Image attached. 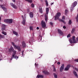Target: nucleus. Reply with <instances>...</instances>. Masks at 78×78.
Masks as SVG:
<instances>
[{
  "mask_svg": "<svg viewBox=\"0 0 78 78\" xmlns=\"http://www.w3.org/2000/svg\"><path fill=\"white\" fill-rule=\"evenodd\" d=\"M5 25L4 24H3L2 25V28L1 29L2 30V31H4L5 30Z\"/></svg>",
  "mask_w": 78,
  "mask_h": 78,
  "instance_id": "a211bd4d",
  "label": "nucleus"
},
{
  "mask_svg": "<svg viewBox=\"0 0 78 78\" xmlns=\"http://www.w3.org/2000/svg\"><path fill=\"white\" fill-rule=\"evenodd\" d=\"M42 73H43L45 74V75H49V74H50V73H49V72L45 70L43 71H42Z\"/></svg>",
  "mask_w": 78,
  "mask_h": 78,
  "instance_id": "ddd939ff",
  "label": "nucleus"
},
{
  "mask_svg": "<svg viewBox=\"0 0 78 78\" xmlns=\"http://www.w3.org/2000/svg\"><path fill=\"white\" fill-rule=\"evenodd\" d=\"M63 78H66V77H64Z\"/></svg>",
  "mask_w": 78,
  "mask_h": 78,
  "instance_id": "bf43d9fd",
  "label": "nucleus"
},
{
  "mask_svg": "<svg viewBox=\"0 0 78 78\" xmlns=\"http://www.w3.org/2000/svg\"><path fill=\"white\" fill-rule=\"evenodd\" d=\"M21 17L23 18V19H24V18H23V16H22Z\"/></svg>",
  "mask_w": 78,
  "mask_h": 78,
  "instance_id": "de8ad7c7",
  "label": "nucleus"
},
{
  "mask_svg": "<svg viewBox=\"0 0 78 78\" xmlns=\"http://www.w3.org/2000/svg\"><path fill=\"white\" fill-rule=\"evenodd\" d=\"M53 71H54V72H55V71H56V68H54Z\"/></svg>",
  "mask_w": 78,
  "mask_h": 78,
  "instance_id": "4c0bfd02",
  "label": "nucleus"
},
{
  "mask_svg": "<svg viewBox=\"0 0 78 78\" xmlns=\"http://www.w3.org/2000/svg\"><path fill=\"white\" fill-rule=\"evenodd\" d=\"M41 25L42 28H44L46 27L45 22L43 20L41 21Z\"/></svg>",
  "mask_w": 78,
  "mask_h": 78,
  "instance_id": "423d86ee",
  "label": "nucleus"
},
{
  "mask_svg": "<svg viewBox=\"0 0 78 78\" xmlns=\"http://www.w3.org/2000/svg\"><path fill=\"white\" fill-rule=\"evenodd\" d=\"M2 33L3 34H4V35H6V32H5L4 31L2 32Z\"/></svg>",
  "mask_w": 78,
  "mask_h": 78,
  "instance_id": "bb28decb",
  "label": "nucleus"
},
{
  "mask_svg": "<svg viewBox=\"0 0 78 78\" xmlns=\"http://www.w3.org/2000/svg\"><path fill=\"white\" fill-rule=\"evenodd\" d=\"M30 30H33V27H30Z\"/></svg>",
  "mask_w": 78,
  "mask_h": 78,
  "instance_id": "c756f323",
  "label": "nucleus"
},
{
  "mask_svg": "<svg viewBox=\"0 0 78 78\" xmlns=\"http://www.w3.org/2000/svg\"><path fill=\"white\" fill-rule=\"evenodd\" d=\"M75 36H73L72 39H70L69 41L70 43H71V44H72V43H77V42L75 41Z\"/></svg>",
  "mask_w": 78,
  "mask_h": 78,
  "instance_id": "39448f33",
  "label": "nucleus"
},
{
  "mask_svg": "<svg viewBox=\"0 0 78 78\" xmlns=\"http://www.w3.org/2000/svg\"><path fill=\"white\" fill-rule=\"evenodd\" d=\"M30 18H33V13L31 12H30Z\"/></svg>",
  "mask_w": 78,
  "mask_h": 78,
  "instance_id": "f3484780",
  "label": "nucleus"
},
{
  "mask_svg": "<svg viewBox=\"0 0 78 78\" xmlns=\"http://www.w3.org/2000/svg\"><path fill=\"white\" fill-rule=\"evenodd\" d=\"M22 45L23 47H26V43L25 41H23L22 42Z\"/></svg>",
  "mask_w": 78,
  "mask_h": 78,
  "instance_id": "2eb2a0df",
  "label": "nucleus"
},
{
  "mask_svg": "<svg viewBox=\"0 0 78 78\" xmlns=\"http://www.w3.org/2000/svg\"><path fill=\"white\" fill-rule=\"evenodd\" d=\"M0 23H1V22L0 21Z\"/></svg>",
  "mask_w": 78,
  "mask_h": 78,
  "instance_id": "4d7b16f0",
  "label": "nucleus"
},
{
  "mask_svg": "<svg viewBox=\"0 0 78 78\" xmlns=\"http://www.w3.org/2000/svg\"><path fill=\"white\" fill-rule=\"evenodd\" d=\"M37 64H36V63H35V67H36V66H37Z\"/></svg>",
  "mask_w": 78,
  "mask_h": 78,
  "instance_id": "ea45409f",
  "label": "nucleus"
},
{
  "mask_svg": "<svg viewBox=\"0 0 78 78\" xmlns=\"http://www.w3.org/2000/svg\"><path fill=\"white\" fill-rule=\"evenodd\" d=\"M11 6L14 9H17V7L15 5H14L13 3H10Z\"/></svg>",
  "mask_w": 78,
  "mask_h": 78,
  "instance_id": "9d476101",
  "label": "nucleus"
},
{
  "mask_svg": "<svg viewBox=\"0 0 78 78\" xmlns=\"http://www.w3.org/2000/svg\"><path fill=\"white\" fill-rule=\"evenodd\" d=\"M37 78H43L44 77V76L42 75H38L37 76Z\"/></svg>",
  "mask_w": 78,
  "mask_h": 78,
  "instance_id": "412c9836",
  "label": "nucleus"
},
{
  "mask_svg": "<svg viewBox=\"0 0 78 78\" xmlns=\"http://www.w3.org/2000/svg\"><path fill=\"white\" fill-rule=\"evenodd\" d=\"M74 45H72V46H73Z\"/></svg>",
  "mask_w": 78,
  "mask_h": 78,
  "instance_id": "13d9d810",
  "label": "nucleus"
},
{
  "mask_svg": "<svg viewBox=\"0 0 78 78\" xmlns=\"http://www.w3.org/2000/svg\"><path fill=\"white\" fill-rule=\"evenodd\" d=\"M0 6L1 8H2V9L5 12H7V9L5 7H3V5H0Z\"/></svg>",
  "mask_w": 78,
  "mask_h": 78,
  "instance_id": "1a4fd4ad",
  "label": "nucleus"
},
{
  "mask_svg": "<svg viewBox=\"0 0 78 78\" xmlns=\"http://www.w3.org/2000/svg\"><path fill=\"white\" fill-rule=\"evenodd\" d=\"M74 61H75L78 62V59H75Z\"/></svg>",
  "mask_w": 78,
  "mask_h": 78,
  "instance_id": "58836bf2",
  "label": "nucleus"
},
{
  "mask_svg": "<svg viewBox=\"0 0 78 78\" xmlns=\"http://www.w3.org/2000/svg\"><path fill=\"white\" fill-rule=\"evenodd\" d=\"M76 5H77V2L76 1H75L73 3L72 7L71 8V10H73V8L76 6Z\"/></svg>",
  "mask_w": 78,
  "mask_h": 78,
  "instance_id": "0eeeda50",
  "label": "nucleus"
},
{
  "mask_svg": "<svg viewBox=\"0 0 78 78\" xmlns=\"http://www.w3.org/2000/svg\"><path fill=\"white\" fill-rule=\"evenodd\" d=\"M34 42V38L33 37H32V39H31V41L30 40V41H28L29 43H30V44H31V42Z\"/></svg>",
  "mask_w": 78,
  "mask_h": 78,
  "instance_id": "4468645a",
  "label": "nucleus"
},
{
  "mask_svg": "<svg viewBox=\"0 0 78 78\" xmlns=\"http://www.w3.org/2000/svg\"><path fill=\"white\" fill-rule=\"evenodd\" d=\"M62 20H65V16H63L62 17Z\"/></svg>",
  "mask_w": 78,
  "mask_h": 78,
  "instance_id": "2f4dec72",
  "label": "nucleus"
},
{
  "mask_svg": "<svg viewBox=\"0 0 78 78\" xmlns=\"http://www.w3.org/2000/svg\"><path fill=\"white\" fill-rule=\"evenodd\" d=\"M58 20L60 21V22H62L64 23H66V22H65L64 21L62 20H61V19H58Z\"/></svg>",
  "mask_w": 78,
  "mask_h": 78,
  "instance_id": "5701e85b",
  "label": "nucleus"
},
{
  "mask_svg": "<svg viewBox=\"0 0 78 78\" xmlns=\"http://www.w3.org/2000/svg\"><path fill=\"white\" fill-rule=\"evenodd\" d=\"M27 2H28L29 3H31L32 2V0H26Z\"/></svg>",
  "mask_w": 78,
  "mask_h": 78,
  "instance_id": "cd10ccee",
  "label": "nucleus"
},
{
  "mask_svg": "<svg viewBox=\"0 0 78 78\" xmlns=\"http://www.w3.org/2000/svg\"><path fill=\"white\" fill-rule=\"evenodd\" d=\"M31 6L32 8H34V4H32L31 5Z\"/></svg>",
  "mask_w": 78,
  "mask_h": 78,
  "instance_id": "f704fd0d",
  "label": "nucleus"
},
{
  "mask_svg": "<svg viewBox=\"0 0 78 78\" xmlns=\"http://www.w3.org/2000/svg\"><path fill=\"white\" fill-rule=\"evenodd\" d=\"M45 2L46 6H48V3L47 1H46Z\"/></svg>",
  "mask_w": 78,
  "mask_h": 78,
  "instance_id": "473e14b6",
  "label": "nucleus"
},
{
  "mask_svg": "<svg viewBox=\"0 0 78 78\" xmlns=\"http://www.w3.org/2000/svg\"><path fill=\"white\" fill-rule=\"evenodd\" d=\"M1 20V17H0V21Z\"/></svg>",
  "mask_w": 78,
  "mask_h": 78,
  "instance_id": "603ef678",
  "label": "nucleus"
},
{
  "mask_svg": "<svg viewBox=\"0 0 78 78\" xmlns=\"http://www.w3.org/2000/svg\"><path fill=\"white\" fill-rule=\"evenodd\" d=\"M8 19H5L4 20V22H5V23H8Z\"/></svg>",
  "mask_w": 78,
  "mask_h": 78,
  "instance_id": "a878e982",
  "label": "nucleus"
},
{
  "mask_svg": "<svg viewBox=\"0 0 78 78\" xmlns=\"http://www.w3.org/2000/svg\"><path fill=\"white\" fill-rule=\"evenodd\" d=\"M61 16V13L58 12L56 14V16L55 17V20H59V19H60L59 17H60V16Z\"/></svg>",
  "mask_w": 78,
  "mask_h": 78,
  "instance_id": "20e7f679",
  "label": "nucleus"
},
{
  "mask_svg": "<svg viewBox=\"0 0 78 78\" xmlns=\"http://www.w3.org/2000/svg\"><path fill=\"white\" fill-rule=\"evenodd\" d=\"M75 70H76V71H77V72H78V69H77L76 68H75Z\"/></svg>",
  "mask_w": 78,
  "mask_h": 78,
  "instance_id": "a19ab883",
  "label": "nucleus"
},
{
  "mask_svg": "<svg viewBox=\"0 0 78 78\" xmlns=\"http://www.w3.org/2000/svg\"><path fill=\"white\" fill-rule=\"evenodd\" d=\"M12 44L13 46H14V48L15 49H17L18 51H20L21 49H20V46L14 45V43L13 42H12Z\"/></svg>",
  "mask_w": 78,
  "mask_h": 78,
  "instance_id": "7ed1b4c3",
  "label": "nucleus"
},
{
  "mask_svg": "<svg viewBox=\"0 0 78 78\" xmlns=\"http://www.w3.org/2000/svg\"><path fill=\"white\" fill-rule=\"evenodd\" d=\"M73 73L76 77H77V78H78V74H77V73H76V72L73 71Z\"/></svg>",
  "mask_w": 78,
  "mask_h": 78,
  "instance_id": "4be33fe9",
  "label": "nucleus"
},
{
  "mask_svg": "<svg viewBox=\"0 0 78 78\" xmlns=\"http://www.w3.org/2000/svg\"><path fill=\"white\" fill-rule=\"evenodd\" d=\"M58 20L60 21V22H62L64 23H66V22H65L64 21L62 20H61V19H58Z\"/></svg>",
  "mask_w": 78,
  "mask_h": 78,
  "instance_id": "b1692460",
  "label": "nucleus"
},
{
  "mask_svg": "<svg viewBox=\"0 0 78 78\" xmlns=\"http://www.w3.org/2000/svg\"><path fill=\"white\" fill-rule=\"evenodd\" d=\"M40 12L41 13H42L43 12H42V8L40 9Z\"/></svg>",
  "mask_w": 78,
  "mask_h": 78,
  "instance_id": "7c9ffc66",
  "label": "nucleus"
},
{
  "mask_svg": "<svg viewBox=\"0 0 78 78\" xmlns=\"http://www.w3.org/2000/svg\"><path fill=\"white\" fill-rule=\"evenodd\" d=\"M53 3H51V5H53Z\"/></svg>",
  "mask_w": 78,
  "mask_h": 78,
  "instance_id": "6e6d98bb",
  "label": "nucleus"
},
{
  "mask_svg": "<svg viewBox=\"0 0 78 78\" xmlns=\"http://www.w3.org/2000/svg\"><path fill=\"white\" fill-rule=\"evenodd\" d=\"M63 28H64V29H65L66 28V27L65 26H63Z\"/></svg>",
  "mask_w": 78,
  "mask_h": 78,
  "instance_id": "37998d69",
  "label": "nucleus"
},
{
  "mask_svg": "<svg viewBox=\"0 0 78 78\" xmlns=\"http://www.w3.org/2000/svg\"><path fill=\"white\" fill-rule=\"evenodd\" d=\"M58 33L60 34L61 35H62L64 34H63V32H62V31H61L60 29L58 30Z\"/></svg>",
  "mask_w": 78,
  "mask_h": 78,
  "instance_id": "f8f14e48",
  "label": "nucleus"
},
{
  "mask_svg": "<svg viewBox=\"0 0 78 78\" xmlns=\"http://www.w3.org/2000/svg\"><path fill=\"white\" fill-rule=\"evenodd\" d=\"M71 24H72V20H70L69 22V24L71 25Z\"/></svg>",
  "mask_w": 78,
  "mask_h": 78,
  "instance_id": "c85d7f7f",
  "label": "nucleus"
},
{
  "mask_svg": "<svg viewBox=\"0 0 78 78\" xmlns=\"http://www.w3.org/2000/svg\"><path fill=\"white\" fill-rule=\"evenodd\" d=\"M68 13V10H65V14H67Z\"/></svg>",
  "mask_w": 78,
  "mask_h": 78,
  "instance_id": "72a5a7b5",
  "label": "nucleus"
},
{
  "mask_svg": "<svg viewBox=\"0 0 78 78\" xmlns=\"http://www.w3.org/2000/svg\"><path fill=\"white\" fill-rule=\"evenodd\" d=\"M12 22H13V21L12 20V19H8V23H12Z\"/></svg>",
  "mask_w": 78,
  "mask_h": 78,
  "instance_id": "6ab92c4d",
  "label": "nucleus"
},
{
  "mask_svg": "<svg viewBox=\"0 0 78 78\" xmlns=\"http://www.w3.org/2000/svg\"><path fill=\"white\" fill-rule=\"evenodd\" d=\"M53 75L54 76V77L55 78H58V76L55 73H53Z\"/></svg>",
  "mask_w": 78,
  "mask_h": 78,
  "instance_id": "393cba45",
  "label": "nucleus"
},
{
  "mask_svg": "<svg viewBox=\"0 0 78 78\" xmlns=\"http://www.w3.org/2000/svg\"><path fill=\"white\" fill-rule=\"evenodd\" d=\"M76 40L78 41V37L76 38Z\"/></svg>",
  "mask_w": 78,
  "mask_h": 78,
  "instance_id": "3c124183",
  "label": "nucleus"
},
{
  "mask_svg": "<svg viewBox=\"0 0 78 78\" xmlns=\"http://www.w3.org/2000/svg\"><path fill=\"white\" fill-rule=\"evenodd\" d=\"M74 31H75V29H73L72 31H71V33H73L74 32Z\"/></svg>",
  "mask_w": 78,
  "mask_h": 78,
  "instance_id": "c9c22d12",
  "label": "nucleus"
},
{
  "mask_svg": "<svg viewBox=\"0 0 78 78\" xmlns=\"http://www.w3.org/2000/svg\"><path fill=\"white\" fill-rule=\"evenodd\" d=\"M67 37H70V34H69L67 36Z\"/></svg>",
  "mask_w": 78,
  "mask_h": 78,
  "instance_id": "e433bc0d",
  "label": "nucleus"
},
{
  "mask_svg": "<svg viewBox=\"0 0 78 78\" xmlns=\"http://www.w3.org/2000/svg\"><path fill=\"white\" fill-rule=\"evenodd\" d=\"M2 59H0V61H1Z\"/></svg>",
  "mask_w": 78,
  "mask_h": 78,
  "instance_id": "5fc2aeb1",
  "label": "nucleus"
},
{
  "mask_svg": "<svg viewBox=\"0 0 78 78\" xmlns=\"http://www.w3.org/2000/svg\"><path fill=\"white\" fill-rule=\"evenodd\" d=\"M57 64H58V65H59V64H60V62H57Z\"/></svg>",
  "mask_w": 78,
  "mask_h": 78,
  "instance_id": "c03bdc74",
  "label": "nucleus"
},
{
  "mask_svg": "<svg viewBox=\"0 0 78 78\" xmlns=\"http://www.w3.org/2000/svg\"><path fill=\"white\" fill-rule=\"evenodd\" d=\"M22 55H23V51H22Z\"/></svg>",
  "mask_w": 78,
  "mask_h": 78,
  "instance_id": "09e8293b",
  "label": "nucleus"
},
{
  "mask_svg": "<svg viewBox=\"0 0 78 78\" xmlns=\"http://www.w3.org/2000/svg\"><path fill=\"white\" fill-rule=\"evenodd\" d=\"M70 67V65H68L66 67L65 69V70L66 71H67V70H69V68Z\"/></svg>",
  "mask_w": 78,
  "mask_h": 78,
  "instance_id": "9b49d317",
  "label": "nucleus"
},
{
  "mask_svg": "<svg viewBox=\"0 0 78 78\" xmlns=\"http://www.w3.org/2000/svg\"><path fill=\"white\" fill-rule=\"evenodd\" d=\"M13 2H16V0H12Z\"/></svg>",
  "mask_w": 78,
  "mask_h": 78,
  "instance_id": "49530a36",
  "label": "nucleus"
},
{
  "mask_svg": "<svg viewBox=\"0 0 78 78\" xmlns=\"http://www.w3.org/2000/svg\"><path fill=\"white\" fill-rule=\"evenodd\" d=\"M50 24L51 25H53V23H51V22L50 23Z\"/></svg>",
  "mask_w": 78,
  "mask_h": 78,
  "instance_id": "79ce46f5",
  "label": "nucleus"
},
{
  "mask_svg": "<svg viewBox=\"0 0 78 78\" xmlns=\"http://www.w3.org/2000/svg\"><path fill=\"white\" fill-rule=\"evenodd\" d=\"M41 2H42L43 1V0H41Z\"/></svg>",
  "mask_w": 78,
  "mask_h": 78,
  "instance_id": "864d4df0",
  "label": "nucleus"
},
{
  "mask_svg": "<svg viewBox=\"0 0 78 78\" xmlns=\"http://www.w3.org/2000/svg\"><path fill=\"white\" fill-rule=\"evenodd\" d=\"M9 51L10 53H12V52H13L12 55V57L11 58V61L13 59V58L15 59H18L19 58V57H18L16 55V51L14 50L13 47L11 46L10 48L9 49Z\"/></svg>",
  "mask_w": 78,
  "mask_h": 78,
  "instance_id": "f257e3e1",
  "label": "nucleus"
},
{
  "mask_svg": "<svg viewBox=\"0 0 78 78\" xmlns=\"http://www.w3.org/2000/svg\"><path fill=\"white\" fill-rule=\"evenodd\" d=\"M0 1L1 2H3V0H0Z\"/></svg>",
  "mask_w": 78,
  "mask_h": 78,
  "instance_id": "8fccbe9b",
  "label": "nucleus"
},
{
  "mask_svg": "<svg viewBox=\"0 0 78 78\" xmlns=\"http://www.w3.org/2000/svg\"><path fill=\"white\" fill-rule=\"evenodd\" d=\"M37 30H39V27H37Z\"/></svg>",
  "mask_w": 78,
  "mask_h": 78,
  "instance_id": "a18cd8bd",
  "label": "nucleus"
},
{
  "mask_svg": "<svg viewBox=\"0 0 78 78\" xmlns=\"http://www.w3.org/2000/svg\"><path fill=\"white\" fill-rule=\"evenodd\" d=\"M64 64H63L61 66L60 68V71L61 72H62L64 70Z\"/></svg>",
  "mask_w": 78,
  "mask_h": 78,
  "instance_id": "6e6552de",
  "label": "nucleus"
},
{
  "mask_svg": "<svg viewBox=\"0 0 78 78\" xmlns=\"http://www.w3.org/2000/svg\"><path fill=\"white\" fill-rule=\"evenodd\" d=\"M46 13L44 15L45 20L46 22H47L48 21V12H49V8H47L46 10Z\"/></svg>",
  "mask_w": 78,
  "mask_h": 78,
  "instance_id": "f03ea898",
  "label": "nucleus"
},
{
  "mask_svg": "<svg viewBox=\"0 0 78 78\" xmlns=\"http://www.w3.org/2000/svg\"><path fill=\"white\" fill-rule=\"evenodd\" d=\"M13 34H15V35H16V36H19V34H18V33L17 32L13 31Z\"/></svg>",
  "mask_w": 78,
  "mask_h": 78,
  "instance_id": "dca6fc26",
  "label": "nucleus"
},
{
  "mask_svg": "<svg viewBox=\"0 0 78 78\" xmlns=\"http://www.w3.org/2000/svg\"><path fill=\"white\" fill-rule=\"evenodd\" d=\"M23 21L22 22V23L24 25H25V22H26V20L25 19H23Z\"/></svg>",
  "mask_w": 78,
  "mask_h": 78,
  "instance_id": "aec40b11",
  "label": "nucleus"
}]
</instances>
